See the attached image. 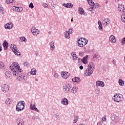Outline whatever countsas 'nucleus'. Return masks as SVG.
I'll use <instances>...</instances> for the list:
<instances>
[{"label":"nucleus","instance_id":"obj_6","mask_svg":"<svg viewBox=\"0 0 125 125\" xmlns=\"http://www.w3.org/2000/svg\"><path fill=\"white\" fill-rule=\"evenodd\" d=\"M92 73H93V70L87 68L85 71V76L86 77L91 76Z\"/></svg>","mask_w":125,"mask_h":125},{"label":"nucleus","instance_id":"obj_52","mask_svg":"<svg viewBox=\"0 0 125 125\" xmlns=\"http://www.w3.org/2000/svg\"><path fill=\"white\" fill-rule=\"evenodd\" d=\"M80 70H83V65H81L80 66Z\"/></svg>","mask_w":125,"mask_h":125},{"label":"nucleus","instance_id":"obj_30","mask_svg":"<svg viewBox=\"0 0 125 125\" xmlns=\"http://www.w3.org/2000/svg\"><path fill=\"white\" fill-rule=\"evenodd\" d=\"M77 91H78V88L77 87H73L72 88V89H71V92L72 93H76V92H77Z\"/></svg>","mask_w":125,"mask_h":125},{"label":"nucleus","instance_id":"obj_20","mask_svg":"<svg viewBox=\"0 0 125 125\" xmlns=\"http://www.w3.org/2000/svg\"><path fill=\"white\" fill-rule=\"evenodd\" d=\"M17 123L18 125H24V122L23 121V120L21 118H18L17 120Z\"/></svg>","mask_w":125,"mask_h":125},{"label":"nucleus","instance_id":"obj_36","mask_svg":"<svg viewBox=\"0 0 125 125\" xmlns=\"http://www.w3.org/2000/svg\"><path fill=\"white\" fill-rule=\"evenodd\" d=\"M50 46L51 50H54V48L55 47V46H54V42H51L50 43Z\"/></svg>","mask_w":125,"mask_h":125},{"label":"nucleus","instance_id":"obj_49","mask_svg":"<svg viewBox=\"0 0 125 125\" xmlns=\"http://www.w3.org/2000/svg\"><path fill=\"white\" fill-rule=\"evenodd\" d=\"M94 5V8H97L98 7H99V4L97 3L95 6Z\"/></svg>","mask_w":125,"mask_h":125},{"label":"nucleus","instance_id":"obj_24","mask_svg":"<svg viewBox=\"0 0 125 125\" xmlns=\"http://www.w3.org/2000/svg\"><path fill=\"white\" fill-rule=\"evenodd\" d=\"M3 45L4 46V49H5V50H6V49L8 48V43L6 42V41H4Z\"/></svg>","mask_w":125,"mask_h":125},{"label":"nucleus","instance_id":"obj_13","mask_svg":"<svg viewBox=\"0 0 125 125\" xmlns=\"http://www.w3.org/2000/svg\"><path fill=\"white\" fill-rule=\"evenodd\" d=\"M88 3V4L90 5L91 9L92 10H93L94 9V5H95V4H94V2L92 0H87Z\"/></svg>","mask_w":125,"mask_h":125},{"label":"nucleus","instance_id":"obj_25","mask_svg":"<svg viewBox=\"0 0 125 125\" xmlns=\"http://www.w3.org/2000/svg\"><path fill=\"white\" fill-rule=\"evenodd\" d=\"M72 81L74 83H80L81 82V79L79 77H75L72 79Z\"/></svg>","mask_w":125,"mask_h":125},{"label":"nucleus","instance_id":"obj_45","mask_svg":"<svg viewBox=\"0 0 125 125\" xmlns=\"http://www.w3.org/2000/svg\"><path fill=\"white\" fill-rule=\"evenodd\" d=\"M23 65H24V66H26V67H28L29 63H28V62H23Z\"/></svg>","mask_w":125,"mask_h":125},{"label":"nucleus","instance_id":"obj_47","mask_svg":"<svg viewBox=\"0 0 125 125\" xmlns=\"http://www.w3.org/2000/svg\"><path fill=\"white\" fill-rule=\"evenodd\" d=\"M54 77H55V78H58L59 77V74H58V73H55L54 74Z\"/></svg>","mask_w":125,"mask_h":125},{"label":"nucleus","instance_id":"obj_23","mask_svg":"<svg viewBox=\"0 0 125 125\" xmlns=\"http://www.w3.org/2000/svg\"><path fill=\"white\" fill-rule=\"evenodd\" d=\"M88 56H86L85 57H83V59L81 60V61L83 63V64H86L87 62V58Z\"/></svg>","mask_w":125,"mask_h":125},{"label":"nucleus","instance_id":"obj_1","mask_svg":"<svg viewBox=\"0 0 125 125\" xmlns=\"http://www.w3.org/2000/svg\"><path fill=\"white\" fill-rule=\"evenodd\" d=\"M10 68L12 71V74L15 77H17L19 75V73L22 72V70L20 69V65L17 62H13L10 66Z\"/></svg>","mask_w":125,"mask_h":125},{"label":"nucleus","instance_id":"obj_33","mask_svg":"<svg viewBox=\"0 0 125 125\" xmlns=\"http://www.w3.org/2000/svg\"><path fill=\"white\" fill-rule=\"evenodd\" d=\"M119 83L120 85H121V86H124V85H125V82H124L122 79L119 80Z\"/></svg>","mask_w":125,"mask_h":125},{"label":"nucleus","instance_id":"obj_46","mask_svg":"<svg viewBox=\"0 0 125 125\" xmlns=\"http://www.w3.org/2000/svg\"><path fill=\"white\" fill-rule=\"evenodd\" d=\"M3 10V8H2V6L0 4V12H2V11Z\"/></svg>","mask_w":125,"mask_h":125},{"label":"nucleus","instance_id":"obj_3","mask_svg":"<svg viewBox=\"0 0 125 125\" xmlns=\"http://www.w3.org/2000/svg\"><path fill=\"white\" fill-rule=\"evenodd\" d=\"M24 107H25L24 105V101H21L17 104L16 110L18 112H21V111H22L24 109Z\"/></svg>","mask_w":125,"mask_h":125},{"label":"nucleus","instance_id":"obj_16","mask_svg":"<svg viewBox=\"0 0 125 125\" xmlns=\"http://www.w3.org/2000/svg\"><path fill=\"white\" fill-rule=\"evenodd\" d=\"M30 108L31 110H33L34 111H35L36 112H40L39 109H38V108H37V107H36V104L33 105L32 104H30Z\"/></svg>","mask_w":125,"mask_h":125},{"label":"nucleus","instance_id":"obj_56","mask_svg":"<svg viewBox=\"0 0 125 125\" xmlns=\"http://www.w3.org/2000/svg\"><path fill=\"white\" fill-rule=\"evenodd\" d=\"M1 50H2V48L1 47V46H0V51Z\"/></svg>","mask_w":125,"mask_h":125},{"label":"nucleus","instance_id":"obj_34","mask_svg":"<svg viewBox=\"0 0 125 125\" xmlns=\"http://www.w3.org/2000/svg\"><path fill=\"white\" fill-rule=\"evenodd\" d=\"M98 23L99 25V30L102 31V30H103V28H102V23H101V21H99Z\"/></svg>","mask_w":125,"mask_h":125},{"label":"nucleus","instance_id":"obj_39","mask_svg":"<svg viewBox=\"0 0 125 125\" xmlns=\"http://www.w3.org/2000/svg\"><path fill=\"white\" fill-rule=\"evenodd\" d=\"M10 103H11V100L9 99H7L6 100V104H7V105H9V104H10Z\"/></svg>","mask_w":125,"mask_h":125},{"label":"nucleus","instance_id":"obj_38","mask_svg":"<svg viewBox=\"0 0 125 125\" xmlns=\"http://www.w3.org/2000/svg\"><path fill=\"white\" fill-rule=\"evenodd\" d=\"M74 118L75 119L73 120V123L76 124V123H77V122H78V120L79 118L78 117V116H75Z\"/></svg>","mask_w":125,"mask_h":125},{"label":"nucleus","instance_id":"obj_14","mask_svg":"<svg viewBox=\"0 0 125 125\" xmlns=\"http://www.w3.org/2000/svg\"><path fill=\"white\" fill-rule=\"evenodd\" d=\"M96 85L97 86H101L102 87H104L105 86V84L104 82L100 81H98L96 82Z\"/></svg>","mask_w":125,"mask_h":125},{"label":"nucleus","instance_id":"obj_26","mask_svg":"<svg viewBox=\"0 0 125 125\" xmlns=\"http://www.w3.org/2000/svg\"><path fill=\"white\" fill-rule=\"evenodd\" d=\"M70 86L68 84H66L63 86V89L65 91H69V90H70Z\"/></svg>","mask_w":125,"mask_h":125},{"label":"nucleus","instance_id":"obj_58","mask_svg":"<svg viewBox=\"0 0 125 125\" xmlns=\"http://www.w3.org/2000/svg\"><path fill=\"white\" fill-rule=\"evenodd\" d=\"M71 21H74V20H73V19H72Z\"/></svg>","mask_w":125,"mask_h":125},{"label":"nucleus","instance_id":"obj_5","mask_svg":"<svg viewBox=\"0 0 125 125\" xmlns=\"http://www.w3.org/2000/svg\"><path fill=\"white\" fill-rule=\"evenodd\" d=\"M1 89L3 92H7L9 90V86L6 84H4L2 86Z\"/></svg>","mask_w":125,"mask_h":125},{"label":"nucleus","instance_id":"obj_17","mask_svg":"<svg viewBox=\"0 0 125 125\" xmlns=\"http://www.w3.org/2000/svg\"><path fill=\"white\" fill-rule=\"evenodd\" d=\"M13 10L14 11H18V12H21V11H23V8L21 7H14Z\"/></svg>","mask_w":125,"mask_h":125},{"label":"nucleus","instance_id":"obj_37","mask_svg":"<svg viewBox=\"0 0 125 125\" xmlns=\"http://www.w3.org/2000/svg\"><path fill=\"white\" fill-rule=\"evenodd\" d=\"M18 79H19V81H23V80H24V76H23L22 75L20 74Z\"/></svg>","mask_w":125,"mask_h":125},{"label":"nucleus","instance_id":"obj_22","mask_svg":"<svg viewBox=\"0 0 125 125\" xmlns=\"http://www.w3.org/2000/svg\"><path fill=\"white\" fill-rule=\"evenodd\" d=\"M11 77V72L10 71H6L5 73V78L6 79H9Z\"/></svg>","mask_w":125,"mask_h":125},{"label":"nucleus","instance_id":"obj_21","mask_svg":"<svg viewBox=\"0 0 125 125\" xmlns=\"http://www.w3.org/2000/svg\"><path fill=\"white\" fill-rule=\"evenodd\" d=\"M94 64L93 62H90L88 66V68L93 71L94 70Z\"/></svg>","mask_w":125,"mask_h":125},{"label":"nucleus","instance_id":"obj_9","mask_svg":"<svg viewBox=\"0 0 125 125\" xmlns=\"http://www.w3.org/2000/svg\"><path fill=\"white\" fill-rule=\"evenodd\" d=\"M118 9L120 12H125V6L122 4L119 5Z\"/></svg>","mask_w":125,"mask_h":125},{"label":"nucleus","instance_id":"obj_19","mask_svg":"<svg viewBox=\"0 0 125 125\" xmlns=\"http://www.w3.org/2000/svg\"><path fill=\"white\" fill-rule=\"evenodd\" d=\"M63 6H64V7H67L68 8H72L73 7V4L71 3H67L66 4H62Z\"/></svg>","mask_w":125,"mask_h":125},{"label":"nucleus","instance_id":"obj_53","mask_svg":"<svg viewBox=\"0 0 125 125\" xmlns=\"http://www.w3.org/2000/svg\"><path fill=\"white\" fill-rule=\"evenodd\" d=\"M112 63L113 64H116V61L115 60H113V61H112Z\"/></svg>","mask_w":125,"mask_h":125},{"label":"nucleus","instance_id":"obj_4","mask_svg":"<svg viewBox=\"0 0 125 125\" xmlns=\"http://www.w3.org/2000/svg\"><path fill=\"white\" fill-rule=\"evenodd\" d=\"M113 99L115 102H121L123 100V97L118 95V94H115Z\"/></svg>","mask_w":125,"mask_h":125},{"label":"nucleus","instance_id":"obj_11","mask_svg":"<svg viewBox=\"0 0 125 125\" xmlns=\"http://www.w3.org/2000/svg\"><path fill=\"white\" fill-rule=\"evenodd\" d=\"M110 19H109L108 18H106L104 19V21H103V25H104V26H107V25H108V24H110Z\"/></svg>","mask_w":125,"mask_h":125},{"label":"nucleus","instance_id":"obj_8","mask_svg":"<svg viewBox=\"0 0 125 125\" xmlns=\"http://www.w3.org/2000/svg\"><path fill=\"white\" fill-rule=\"evenodd\" d=\"M61 75L63 79H68V78H69V76H70V73L67 72H62Z\"/></svg>","mask_w":125,"mask_h":125},{"label":"nucleus","instance_id":"obj_10","mask_svg":"<svg viewBox=\"0 0 125 125\" xmlns=\"http://www.w3.org/2000/svg\"><path fill=\"white\" fill-rule=\"evenodd\" d=\"M12 51L16 55H21L20 52L17 51V47L16 45H14L12 49Z\"/></svg>","mask_w":125,"mask_h":125},{"label":"nucleus","instance_id":"obj_51","mask_svg":"<svg viewBox=\"0 0 125 125\" xmlns=\"http://www.w3.org/2000/svg\"><path fill=\"white\" fill-rule=\"evenodd\" d=\"M79 55H80V56H83V53L82 52H81L79 53Z\"/></svg>","mask_w":125,"mask_h":125},{"label":"nucleus","instance_id":"obj_57","mask_svg":"<svg viewBox=\"0 0 125 125\" xmlns=\"http://www.w3.org/2000/svg\"><path fill=\"white\" fill-rule=\"evenodd\" d=\"M80 60H81V59H78V61H80Z\"/></svg>","mask_w":125,"mask_h":125},{"label":"nucleus","instance_id":"obj_40","mask_svg":"<svg viewBox=\"0 0 125 125\" xmlns=\"http://www.w3.org/2000/svg\"><path fill=\"white\" fill-rule=\"evenodd\" d=\"M13 0H6V2L8 4H9V3H13Z\"/></svg>","mask_w":125,"mask_h":125},{"label":"nucleus","instance_id":"obj_28","mask_svg":"<svg viewBox=\"0 0 125 125\" xmlns=\"http://www.w3.org/2000/svg\"><path fill=\"white\" fill-rule=\"evenodd\" d=\"M72 58L73 60H77L78 59V56L74 53H71Z\"/></svg>","mask_w":125,"mask_h":125},{"label":"nucleus","instance_id":"obj_31","mask_svg":"<svg viewBox=\"0 0 125 125\" xmlns=\"http://www.w3.org/2000/svg\"><path fill=\"white\" fill-rule=\"evenodd\" d=\"M121 21L123 23H125V13L123 14L121 16Z\"/></svg>","mask_w":125,"mask_h":125},{"label":"nucleus","instance_id":"obj_27","mask_svg":"<svg viewBox=\"0 0 125 125\" xmlns=\"http://www.w3.org/2000/svg\"><path fill=\"white\" fill-rule=\"evenodd\" d=\"M30 74L32 75V76H35L37 75V70L35 68H32L31 70Z\"/></svg>","mask_w":125,"mask_h":125},{"label":"nucleus","instance_id":"obj_48","mask_svg":"<svg viewBox=\"0 0 125 125\" xmlns=\"http://www.w3.org/2000/svg\"><path fill=\"white\" fill-rule=\"evenodd\" d=\"M42 6H43V7H48V5L45 3H44L42 4Z\"/></svg>","mask_w":125,"mask_h":125},{"label":"nucleus","instance_id":"obj_12","mask_svg":"<svg viewBox=\"0 0 125 125\" xmlns=\"http://www.w3.org/2000/svg\"><path fill=\"white\" fill-rule=\"evenodd\" d=\"M109 41L110 42H112V43H114L117 42V39H116V38L114 35H111L109 37Z\"/></svg>","mask_w":125,"mask_h":125},{"label":"nucleus","instance_id":"obj_44","mask_svg":"<svg viewBox=\"0 0 125 125\" xmlns=\"http://www.w3.org/2000/svg\"><path fill=\"white\" fill-rule=\"evenodd\" d=\"M73 28H70L69 30L68 33H69V34H72L73 33Z\"/></svg>","mask_w":125,"mask_h":125},{"label":"nucleus","instance_id":"obj_2","mask_svg":"<svg viewBox=\"0 0 125 125\" xmlns=\"http://www.w3.org/2000/svg\"><path fill=\"white\" fill-rule=\"evenodd\" d=\"M78 46L80 47H83L84 45L87 44L88 42V40L85 38H82L81 39L78 40Z\"/></svg>","mask_w":125,"mask_h":125},{"label":"nucleus","instance_id":"obj_42","mask_svg":"<svg viewBox=\"0 0 125 125\" xmlns=\"http://www.w3.org/2000/svg\"><path fill=\"white\" fill-rule=\"evenodd\" d=\"M29 7H30L31 9L34 8V4H33V3H30L29 5Z\"/></svg>","mask_w":125,"mask_h":125},{"label":"nucleus","instance_id":"obj_43","mask_svg":"<svg viewBox=\"0 0 125 125\" xmlns=\"http://www.w3.org/2000/svg\"><path fill=\"white\" fill-rule=\"evenodd\" d=\"M125 38H124L122 40V45H125Z\"/></svg>","mask_w":125,"mask_h":125},{"label":"nucleus","instance_id":"obj_54","mask_svg":"<svg viewBox=\"0 0 125 125\" xmlns=\"http://www.w3.org/2000/svg\"><path fill=\"white\" fill-rule=\"evenodd\" d=\"M96 57L97 58V59H101L100 56H99L98 57H97V56H96Z\"/></svg>","mask_w":125,"mask_h":125},{"label":"nucleus","instance_id":"obj_18","mask_svg":"<svg viewBox=\"0 0 125 125\" xmlns=\"http://www.w3.org/2000/svg\"><path fill=\"white\" fill-rule=\"evenodd\" d=\"M61 103L63 105H65V106H67V105L69 104V101H68V99H67V98H64L61 102Z\"/></svg>","mask_w":125,"mask_h":125},{"label":"nucleus","instance_id":"obj_7","mask_svg":"<svg viewBox=\"0 0 125 125\" xmlns=\"http://www.w3.org/2000/svg\"><path fill=\"white\" fill-rule=\"evenodd\" d=\"M31 32L34 36H38L39 34H40V31L35 28V27H33L31 29Z\"/></svg>","mask_w":125,"mask_h":125},{"label":"nucleus","instance_id":"obj_29","mask_svg":"<svg viewBox=\"0 0 125 125\" xmlns=\"http://www.w3.org/2000/svg\"><path fill=\"white\" fill-rule=\"evenodd\" d=\"M65 38L66 39H70L71 36L70 35V33L66 31L65 34H64Z\"/></svg>","mask_w":125,"mask_h":125},{"label":"nucleus","instance_id":"obj_35","mask_svg":"<svg viewBox=\"0 0 125 125\" xmlns=\"http://www.w3.org/2000/svg\"><path fill=\"white\" fill-rule=\"evenodd\" d=\"M79 13H80L81 14H83V13L84 12V11H83V8H82V7H79Z\"/></svg>","mask_w":125,"mask_h":125},{"label":"nucleus","instance_id":"obj_41","mask_svg":"<svg viewBox=\"0 0 125 125\" xmlns=\"http://www.w3.org/2000/svg\"><path fill=\"white\" fill-rule=\"evenodd\" d=\"M21 40L22 41V42H26L27 41V39H26V38L22 37H21Z\"/></svg>","mask_w":125,"mask_h":125},{"label":"nucleus","instance_id":"obj_55","mask_svg":"<svg viewBox=\"0 0 125 125\" xmlns=\"http://www.w3.org/2000/svg\"><path fill=\"white\" fill-rule=\"evenodd\" d=\"M56 118H59V115H58V114H56Z\"/></svg>","mask_w":125,"mask_h":125},{"label":"nucleus","instance_id":"obj_50","mask_svg":"<svg viewBox=\"0 0 125 125\" xmlns=\"http://www.w3.org/2000/svg\"><path fill=\"white\" fill-rule=\"evenodd\" d=\"M102 121L103 122H105V121H106V118H105V117H103V118H102Z\"/></svg>","mask_w":125,"mask_h":125},{"label":"nucleus","instance_id":"obj_15","mask_svg":"<svg viewBox=\"0 0 125 125\" xmlns=\"http://www.w3.org/2000/svg\"><path fill=\"white\" fill-rule=\"evenodd\" d=\"M13 27V24L12 23H7L4 25L5 29H12V27Z\"/></svg>","mask_w":125,"mask_h":125},{"label":"nucleus","instance_id":"obj_32","mask_svg":"<svg viewBox=\"0 0 125 125\" xmlns=\"http://www.w3.org/2000/svg\"><path fill=\"white\" fill-rule=\"evenodd\" d=\"M0 69H5V65L2 62H0Z\"/></svg>","mask_w":125,"mask_h":125}]
</instances>
